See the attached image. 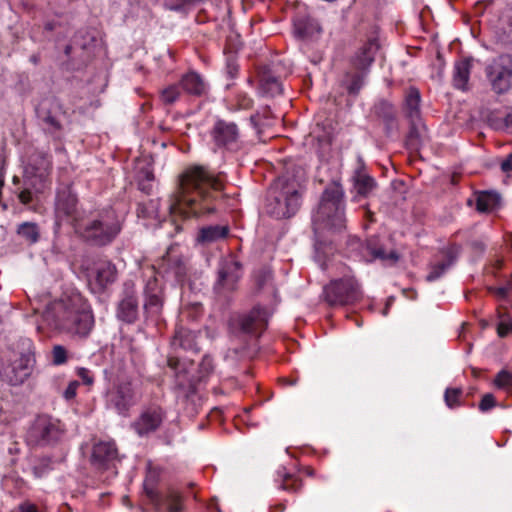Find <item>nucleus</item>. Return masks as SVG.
Returning <instances> with one entry per match:
<instances>
[{"label": "nucleus", "mask_w": 512, "mask_h": 512, "mask_svg": "<svg viewBox=\"0 0 512 512\" xmlns=\"http://www.w3.org/2000/svg\"><path fill=\"white\" fill-rule=\"evenodd\" d=\"M261 88L263 92L271 97L282 94L283 88L282 83L274 77H262L261 78Z\"/></svg>", "instance_id": "obj_37"}, {"label": "nucleus", "mask_w": 512, "mask_h": 512, "mask_svg": "<svg viewBox=\"0 0 512 512\" xmlns=\"http://www.w3.org/2000/svg\"><path fill=\"white\" fill-rule=\"evenodd\" d=\"M421 94L418 88L411 86L405 92L404 111L411 124L415 126L421 118Z\"/></svg>", "instance_id": "obj_23"}, {"label": "nucleus", "mask_w": 512, "mask_h": 512, "mask_svg": "<svg viewBox=\"0 0 512 512\" xmlns=\"http://www.w3.org/2000/svg\"><path fill=\"white\" fill-rule=\"evenodd\" d=\"M228 233L229 228L225 225H211L203 227L199 232L198 241L201 243H213L226 238Z\"/></svg>", "instance_id": "obj_31"}, {"label": "nucleus", "mask_w": 512, "mask_h": 512, "mask_svg": "<svg viewBox=\"0 0 512 512\" xmlns=\"http://www.w3.org/2000/svg\"><path fill=\"white\" fill-rule=\"evenodd\" d=\"M165 413L159 406H150L142 411L133 423V429L139 436L156 431L163 422Z\"/></svg>", "instance_id": "obj_19"}, {"label": "nucleus", "mask_w": 512, "mask_h": 512, "mask_svg": "<svg viewBox=\"0 0 512 512\" xmlns=\"http://www.w3.org/2000/svg\"><path fill=\"white\" fill-rule=\"evenodd\" d=\"M17 234L29 244L39 240V227L34 222H23L17 228Z\"/></svg>", "instance_id": "obj_35"}, {"label": "nucleus", "mask_w": 512, "mask_h": 512, "mask_svg": "<svg viewBox=\"0 0 512 512\" xmlns=\"http://www.w3.org/2000/svg\"><path fill=\"white\" fill-rule=\"evenodd\" d=\"M377 111L378 110H383L384 111V117L386 119H392L393 116H394V112H393V108L390 104L388 103H385V102H382L380 103L377 107H376Z\"/></svg>", "instance_id": "obj_53"}, {"label": "nucleus", "mask_w": 512, "mask_h": 512, "mask_svg": "<svg viewBox=\"0 0 512 512\" xmlns=\"http://www.w3.org/2000/svg\"><path fill=\"white\" fill-rule=\"evenodd\" d=\"M52 157L48 153L35 151L30 157L25 173L37 192L51 185Z\"/></svg>", "instance_id": "obj_8"}, {"label": "nucleus", "mask_w": 512, "mask_h": 512, "mask_svg": "<svg viewBox=\"0 0 512 512\" xmlns=\"http://www.w3.org/2000/svg\"><path fill=\"white\" fill-rule=\"evenodd\" d=\"M51 362L55 366H60L65 363H67L69 357H68V351L67 349L62 345H54L51 351Z\"/></svg>", "instance_id": "obj_41"}, {"label": "nucleus", "mask_w": 512, "mask_h": 512, "mask_svg": "<svg viewBox=\"0 0 512 512\" xmlns=\"http://www.w3.org/2000/svg\"><path fill=\"white\" fill-rule=\"evenodd\" d=\"M353 181L357 195L362 197H367L376 186L375 180L365 172L363 167L354 172Z\"/></svg>", "instance_id": "obj_30"}, {"label": "nucleus", "mask_w": 512, "mask_h": 512, "mask_svg": "<svg viewBox=\"0 0 512 512\" xmlns=\"http://www.w3.org/2000/svg\"><path fill=\"white\" fill-rule=\"evenodd\" d=\"M60 110L61 106L55 99L42 101L36 110L37 116L45 125L46 131L55 136H59L63 130V126L58 115Z\"/></svg>", "instance_id": "obj_17"}, {"label": "nucleus", "mask_w": 512, "mask_h": 512, "mask_svg": "<svg viewBox=\"0 0 512 512\" xmlns=\"http://www.w3.org/2000/svg\"><path fill=\"white\" fill-rule=\"evenodd\" d=\"M147 497L159 512H184V496L181 492L168 488L165 492L147 488Z\"/></svg>", "instance_id": "obj_15"}, {"label": "nucleus", "mask_w": 512, "mask_h": 512, "mask_svg": "<svg viewBox=\"0 0 512 512\" xmlns=\"http://www.w3.org/2000/svg\"><path fill=\"white\" fill-rule=\"evenodd\" d=\"M242 277L241 264L233 259L221 262L218 269L217 281L214 292L219 300L227 301L229 295L237 288V283Z\"/></svg>", "instance_id": "obj_11"}, {"label": "nucleus", "mask_w": 512, "mask_h": 512, "mask_svg": "<svg viewBox=\"0 0 512 512\" xmlns=\"http://www.w3.org/2000/svg\"><path fill=\"white\" fill-rule=\"evenodd\" d=\"M76 374L84 384L92 385L94 383V375L91 370L85 367H80L77 369Z\"/></svg>", "instance_id": "obj_46"}, {"label": "nucleus", "mask_w": 512, "mask_h": 512, "mask_svg": "<svg viewBox=\"0 0 512 512\" xmlns=\"http://www.w3.org/2000/svg\"><path fill=\"white\" fill-rule=\"evenodd\" d=\"M297 33L300 35V36H304L303 32L300 31L299 29H297Z\"/></svg>", "instance_id": "obj_64"}, {"label": "nucleus", "mask_w": 512, "mask_h": 512, "mask_svg": "<svg viewBox=\"0 0 512 512\" xmlns=\"http://www.w3.org/2000/svg\"><path fill=\"white\" fill-rule=\"evenodd\" d=\"M179 85L185 93L194 97L206 96L209 91L208 83L195 71L184 74L179 81Z\"/></svg>", "instance_id": "obj_22"}, {"label": "nucleus", "mask_w": 512, "mask_h": 512, "mask_svg": "<svg viewBox=\"0 0 512 512\" xmlns=\"http://www.w3.org/2000/svg\"><path fill=\"white\" fill-rule=\"evenodd\" d=\"M497 293H498V295L505 297L506 293H507V289L506 288H498Z\"/></svg>", "instance_id": "obj_60"}, {"label": "nucleus", "mask_w": 512, "mask_h": 512, "mask_svg": "<svg viewBox=\"0 0 512 512\" xmlns=\"http://www.w3.org/2000/svg\"><path fill=\"white\" fill-rule=\"evenodd\" d=\"M54 211L57 225L68 222L74 227L76 221L82 220L78 198L70 185H62L57 189Z\"/></svg>", "instance_id": "obj_9"}, {"label": "nucleus", "mask_w": 512, "mask_h": 512, "mask_svg": "<svg viewBox=\"0 0 512 512\" xmlns=\"http://www.w3.org/2000/svg\"><path fill=\"white\" fill-rule=\"evenodd\" d=\"M283 381L285 382L286 385H290V386L295 385L297 382L296 379H283Z\"/></svg>", "instance_id": "obj_59"}, {"label": "nucleus", "mask_w": 512, "mask_h": 512, "mask_svg": "<svg viewBox=\"0 0 512 512\" xmlns=\"http://www.w3.org/2000/svg\"><path fill=\"white\" fill-rule=\"evenodd\" d=\"M107 406L122 416H127L130 408L137 402L132 383L128 380L119 381L107 392Z\"/></svg>", "instance_id": "obj_13"}, {"label": "nucleus", "mask_w": 512, "mask_h": 512, "mask_svg": "<svg viewBox=\"0 0 512 512\" xmlns=\"http://www.w3.org/2000/svg\"><path fill=\"white\" fill-rule=\"evenodd\" d=\"M286 509V505L283 503H279L273 507H271L270 512H283Z\"/></svg>", "instance_id": "obj_58"}, {"label": "nucleus", "mask_w": 512, "mask_h": 512, "mask_svg": "<svg viewBox=\"0 0 512 512\" xmlns=\"http://www.w3.org/2000/svg\"><path fill=\"white\" fill-rule=\"evenodd\" d=\"M270 313L267 309L255 306L250 312L232 317L229 321L231 329L245 334H260L268 324Z\"/></svg>", "instance_id": "obj_12"}, {"label": "nucleus", "mask_w": 512, "mask_h": 512, "mask_svg": "<svg viewBox=\"0 0 512 512\" xmlns=\"http://www.w3.org/2000/svg\"><path fill=\"white\" fill-rule=\"evenodd\" d=\"M159 202L157 199H147L140 201L137 205V216L145 220L158 218Z\"/></svg>", "instance_id": "obj_33"}, {"label": "nucleus", "mask_w": 512, "mask_h": 512, "mask_svg": "<svg viewBox=\"0 0 512 512\" xmlns=\"http://www.w3.org/2000/svg\"><path fill=\"white\" fill-rule=\"evenodd\" d=\"M463 390L461 388H447L444 392V401L449 409H455L462 405Z\"/></svg>", "instance_id": "obj_38"}, {"label": "nucleus", "mask_w": 512, "mask_h": 512, "mask_svg": "<svg viewBox=\"0 0 512 512\" xmlns=\"http://www.w3.org/2000/svg\"><path fill=\"white\" fill-rule=\"evenodd\" d=\"M361 256L366 262L379 259L384 263L395 264L399 260V254L395 250L386 252L382 247L378 246L376 239L367 240L366 244L362 246Z\"/></svg>", "instance_id": "obj_21"}, {"label": "nucleus", "mask_w": 512, "mask_h": 512, "mask_svg": "<svg viewBox=\"0 0 512 512\" xmlns=\"http://www.w3.org/2000/svg\"><path fill=\"white\" fill-rule=\"evenodd\" d=\"M74 231L92 245L105 246L120 233L121 225L116 213L108 209L76 221Z\"/></svg>", "instance_id": "obj_3"}, {"label": "nucleus", "mask_w": 512, "mask_h": 512, "mask_svg": "<svg viewBox=\"0 0 512 512\" xmlns=\"http://www.w3.org/2000/svg\"><path fill=\"white\" fill-rule=\"evenodd\" d=\"M167 364H168V366H169L171 369L175 370V375H176V378L178 379V384H179L180 386H184V385H185V383H184V381L181 379V378H182V374H181L182 372L179 370V366H180V361H179V359H178V358H176V357H169V358H168V361H167Z\"/></svg>", "instance_id": "obj_47"}, {"label": "nucleus", "mask_w": 512, "mask_h": 512, "mask_svg": "<svg viewBox=\"0 0 512 512\" xmlns=\"http://www.w3.org/2000/svg\"><path fill=\"white\" fill-rule=\"evenodd\" d=\"M504 125L509 133H512V110L505 116Z\"/></svg>", "instance_id": "obj_57"}, {"label": "nucleus", "mask_w": 512, "mask_h": 512, "mask_svg": "<svg viewBox=\"0 0 512 512\" xmlns=\"http://www.w3.org/2000/svg\"><path fill=\"white\" fill-rule=\"evenodd\" d=\"M176 277L180 278L185 275L186 267L182 258L175 257L173 259V266L171 267Z\"/></svg>", "instance_id": "obj_48"}, {"label": "nucleus", "mask_w": 512, "mask_h": 512, "mask_svg": "<svg viewBox=\"0 0 512 512\" xmlns=\"http://www.w3.org/2000/svg\"><path fill=\"white\" fill-rule=\"evenodd\" d=\"M181 86L178 84H172L168 87L164 88L161 91L160 99L165 105H172L174 104L181 95Z\"/></svg>", "instance_id": "obj_39"}, {"label": "nucleus", "mask_w": 512, "mask_h": 512, "mask_svg": "<svg viewBox=\"0 0 512 512\" xmlns=\"http://www.w3.org/2000/svg\"><path fill=\"white\" fill-rule=\"evenodd\" d=\"M79 387V382L74 380V381H71L68 386L66 387V389L64 390L63 392V397L66 399V400H72L75 398L76 394H77V389Z\"/></svg>", "instance_id": "obj_50"}, {"label": "nucleus", "mask_w": 512, "mask_h": 512, "mask_svg": "<svg viewBox=\"0 0 512 512\" xmlns=\"http://www.w3.org/2000/svg\"><path fill=\"white\" fill-rule=\"evenodd\" d=\"M273 275L269 269L262 268L254 273V283L258 290L272 287Z\"/></svg>", "instance_id": "obj_40"}, {"label": "nucleus", "mask_w": 512, "mask_h": 512, "mask_svg": "<svg viewBox=\"0 0 512 512\" xmlns=\"http://www.w3.org/2000/svg\"><path fill=\"white\" fill-rule=\"evenodd\" d=\"M19 512H38V509L34 504L25 502L19 506Z\"/></svg>", "instance_id": "obj_56"}, {"label": "nucleus", "mask_w": 512, "mask_h": 512, "mask_svg": "<svg viewBox=\"0 0 512 512\" xmlns=\"http://www.w3.org/2000/svg\"><path fill=\"white\" fill-rule=\"evenodd\" d=\"M139 303L136 285L132 280H127L122 285L116 316L119 320L132 324L138 319Z\"/></svg>", "instance_id": "obj_14"}, {"label": "nucleus", "mask_w": 512, "mask_h": 512, "mask_svg": "<svg viewBox=\"0 0 512 512\" xmlns=\"http://www.w3.org/2000/svg\"><path fill=\"white\" fill-rule=\"evenodd\" d=\"M455 261V257L453 253L449 251H445L443 253V258L431 263L429 266V273L426 276V280L428 282H433L440 279L444 273L453 265Z\"/></svg>", "instance_id": "obj_28"}, {"label": "nucleus", "mask_w": 512, "mask_h": 512, "mask_svg": "<svg viewBox=\"0 0 512 512\" xmlns=\"http://www.w3.org/2000/svg\"><path fill=\"white\" fill-rule=\"evenodd\" d=\"M213 370V361L209 356L203 357L200 363V371L205 375H208Z\"/></svg>", "instance_id": "obj_51"}, {"label": "nucleus", "mask_w": 512, "mask_h": 512, "mask_svg": "<svg viewBox=\"0 0 512 512\" xmlns=\"http://www.w3.org/2000/svg\"><path fill=\"white\" fill-rule=\"evenodd\" d=\"M144 310L148 314L157 315L163 307V289L152 271V275L146 280L144 290Z\"/></svg>", "instance_id": "obj_18"}, {"label": "nucleus", "mask_w": 512, "mask_h": 512, "mask_svg": "<svg viewBox=\"0 0 512 512\" xmlns=\"http://www.w3.org/2000/svg\"><path fill=\"white\" fill-rule=\"evenodd\" d=\"M496 406V400L493 394L487 393L485 394L480 403H479V410L481 412H487L494 408Z\"/></svg>", "instance_id": "obj_44"}, {"label": "nucleus", "mask_w": 512, "mask_h": 512, "mask_svg": "<svg viewBox=\"0 0 512 512\" xmlns=\"http://www.w3.org/2000/svg\"><path fill=\"white\" fill-rule=\"evenodd\" d=\"M380 48L376 37L369 38L353 54L350 59L352 70H369Z\"/></svg>", "instance_id": "obj_20"}, {"label": "nucleus", "mask_w": 512, "mask_h": 512, "mask_svg": "<svg viewBox=\"0 0 512 512\" xmlns=\"http://www.w3.org/2000/svg\"><path fill=\"white\" fill-rule=\"evenodd\" d=\"M171 344L175 349L181 348L188 351H199L196 333L183 327L176 329Z\"/></svg>", "instance_id": "obj_26"}, {"label": "nucleus", "mask_w": 512, "mask_h": 512, "mask_svg": "<svg viewBox=\"0 0 512 512\" xmlns=\"http://www.w3.org/2000/svg\"><path fill=\"white\" fill-rule=\"evenodd\" d=\"M160 471L156 468H149L148 473L144 482V490L147 494V488L156 489V485L159 479Z\"/></svg>", "instance_id": "obj_43"}, {"label": "nucleus", "mask_w": 512, "mask_h": 512, "mask_svg": "<svg viewBox=\"0 0 512 512\" xmlns=\"http://www.w3.org/2000/svg\"><path fill=\"white\" fill-rule=\"evenodd\" d=\"M502 264H503L502 260H497L495 266L497 269H500L502 267Z\"/></svg>", "instance_id": "obj_61"}, {"label": "nucleus", "mask_w": 512, "mask_h": 512, "mask_svg": "<svg viewBox=\"0 0 512 512\" xmlns=\"http://www.w3.org/2000/svg\"><path fill=\"white\" fill-rule=\"evenodd\" d=\"M301 195L297 184L285 178H278L270 186L265 211L276 219L293 216L300 207Z\"/></svg>", "instance_id": "obj_5"}, {"label": "nucleus", "mask_w": 512, "mask_h": 512, "mask_svg": "<svg viewBox=\"0 0 512 512\" xmlns=\"http://www.w3.org/2000/svg\"><path fill=\"white\" fill-rule=\"evenodd\" d=\"M499 197L495 193L481 192L476 201L477 210L480 212H488L497 206Z\"/></svg>", "instance_id": "obj_36"}, {"label": "nucleus", "mask_w": 512, "mask_h": 512, "mask_svg": "<svg viewBox=\"0 0 512 512\" xmlns=\"http://www.w3.org/2000/svg\"><path fill=\"white\" fill-rule=\"evenodd\" d=\"M64 426L57 419L43 415L35 419L27 432V442L31 446H49L57 443L64 434Z\"/></svg>", "instance_id": "obj_7"}, {"label": "nucleus", "mask_w": 512, "mask_h": 512, "mask_svg": "<svg viewBox=\"0 0 512 512\" xmlns=\"http://www.w3.org/2000/svg\"><path fill=\"white\" fill-rule=\"evenodd\" d=\"M224 189L222 174H215L205 166H192L181 176L177 191L169 203L170 219L163 226H175L180 230L177 218L201 217L215 211L216 193Z\"/></svg>", "instance_id": "obj_1"}, {"label": "nucleus", "mask_w": 512, "mask_h": 512, "mask_svg": "<svg viewBox=\"0 0 512 512\" xmlns=\"http://www.w3.org/2000/svg\"><path fill=\"white\" fill-rule=\"evenodd\" d=\"M95 273L96 282L101 289L113 283L117 276L116 267L110 261L99 262L96 266Z\"/></svg>", "instance_id": "obj_29"}, {"label": "nucleus", "mask_w": 512, "mask_h": 512, "mask_svg": "<svg viewBox=\"0 0 512 512\" xmlns=\"http://www.w3.org/2000/svg\"><path fill=\"white\" fill-rule=\"evenodd\" d=\"M172 259H173L172 254H171V253H168V254H167V261H168V262H171V261H172Z\"/></svg>", "instance_id": "obj_62"}, {"label": "nucleus", "mask_w": 512, "mask_h": 512, "mask_svg": "<svg viewBox=\"0 0 512 512\" xmlns=\"http://www.w3.org/2000/svg\"><path fill=\"white\" fill-rule=\"evenodd\" d=\"M277 474L278 477L281 478V489L292 493H296L301 490L302 480L299 477L286 473L284 468L278 470Z\"/></svg>", "instance_id": "obj_34"}, {"label": "nucleus", "mask_w": 512, "mask_h": 512, "mask_svg": "<svg viewBox=\"0 0 512 512\" xmlns=\"http://www.w3.org/2000/svg\"><path fill=\"white\" fill-rule=\"evenodd\" d=\"M31 361L29 356L22 355L13 362L11 366L12 375H6L11 385H20L30 376L32 370Z\"/></svg>", "instance_id": "obj_25"}, {"label": "nucleus", "mask_w": 512, "mask_h": 512, "mask_svg": "<svg viewBox=\"0 0 512 512\" xmlns=\"http://www.w3.org/2000/svg\"><path fill=\"white\" fill-rule=\"evenodd\" d=\"M210 137L217 148L236 150L239 147L240 133L233 122L217 120L210 131Z\"/></svg>", "instance_id": "obj_16"}, {"label": "nucleus", "mask_w": 512, "mask_h": 512, "mask_svg": "<svg viewBox=\"0 0 512 512\" xmlns=\"http://www.w3.org/2000/svg\"><path fill=\"white\" fill-rule=\"evenodd\" d=\"M235 102L239 109H250L253 105V100L246 93H238L235 96Z\"/></svg>", "instance_id": "obj_45"}, {"label": "nucleus", "mask_w": 512, "mask_h": 512, "mask_svg": "<svg viewBox=\"0 0 512 512\" xmlns=\"http://www.w3.org/2000/svg\"><path fill=\"white\" fill-rule=\"evenodd\" d=\"M344 189L338 182L328 185L316 213L313 216V226L316 232L320 230H341L345 227Z\"/></svg>", "instance_id": "obj_4"}, {"label": "nucleus", "mask_w": 512, "mask_h": 512, "mask_svg": "<svg viewBox=\"0 0 512 512\" xmlns=\"http://www.w3.org/2000/svg\"><path fill=\"white\" fill-rule=\"evenodd\" d=\"M471 60L468 58L457 61L454 65L453 86L459 90L468 89V83L471 72Z\"/></svg>", "instance_id": "obj_27"}, {"label": "nucleus", "mask_w": 512, "mask_h": 512, "mask_svg": "<svg viewBox=\"0 0 512 512\" xmlns=\"http://www.w3.org/2000/svg\"><path fill=\"white\" fill-rule=\"evenodd\" d=\"M369 70L348 71L345 75L344 85L351 95H357L364 85Z\"/></svg>", "instance_id": "obj_32"}, {"label": "nucleus", "mask_w": 512, "mask_h": 512, "mask_svg": "<svg viewBox=\"0 0 512 512\" xmlns=\"http://www.w3.org/2000/svg\"><path fill=\"white\" fill-rule=\"evenodd\" d=\"M485 74L495 93H507L512 85V59L506 55L493 59L486 66Z\"/></svg>", "instance_id": "obj_10"}, {"label": "nucleus", "mask_w": 512, "mask_h": 512, "mask_svg": "<svg viewBox=\"0 0 512 512\" xmlns=\"http://www.w3.org/2000/svg\"><path fill=\"white\" fill-rule=\"evenodd\" d=\"M501 170L505 173L512 171V153L501 162Z\"/></svg>", "instance_id": "obj_55"}, {"label": "nucleus", "mask_w": 512, "mask_h": 512, "mask_svg": "<svg viewBox=\"0 0 512 512\" xmlns=\"http://www.w3.org/2000/svg\"><path fill=\"white\" fill-rule=\"evenodd\" d=\"M494 385L499 389H507L512 386V374L506 370H501L494 379Z\"/></svg>", "instance_id": "obj_42"}, {"label": "nucleus", "mask_w": 512, "mask_h": 512, "mask_svg": "<svg viewBox=\"0 0 512 512\" xmlns=\"http://www.w3.org/2000/svg\"><path fill=\"white\" fill-rule=\"evenodd\" d=\"M341 273L342 277L331 280L324 287V298L330 306L354 305L364 296L362 286L351 269L343 266Z\"/></svg>", "instance_id": "obj_6"}, {"label": "nucleus", "mask_w": 512, "mask_h": 512, "mask_svg": "<svg viewBox=\"0 0 512 512\" xmlns=\"http://www.w3.org/2000/svg\"><path fill=\"white\" fill-rule=\"evenodd\" d=\"M117 457V449L113 442H99L92 450V463L98 468H106Z\"/></svg>", "instance_id": "obj_24"}, {"label": "nucleus", "mask_w": 512, "mask_h": 512, "mask_svg": "<svg viewBox=\"0 0 512 512\" xmlns=\"http://www.w3.org/2000/svg\"><path fill=\"white\" fill-rule=\"evenodd\" d=\"M497 333L501 338L506 337L510 333L509 319L503 320L498 324Z\"/></svg>", "instance_id": "obj_52"}, {"label": "nucleus", "mask_w": 512, "mask_h": 512, "mask_svg": "<svg viewBox=\"0 0 512 512\" xmlns=\"http://www.w3.org/2000/svg\"><path fill=\"white\" fill-rule=\"evenodd\" d=\"M18 198H19V201L22 204H29L33 200V195H32V192L30 190L24 189L23 191H21L19 193Z\"/></svg>", "instance_id": "obj_54"}, {"label": "nucleus", "mask_w": 512, "mask_h": 512, "mask_svg": "<svg viewBox=\"0 0 512 512\" xmlns=\"http://www.w3.org/2000/svg\"><path fill=\"white\" fill-rule=\"evenodd\" d=\"M45 317L56 329L79 338H87L95 323L91 305L80 293H71L52 303Z\"/></svg>", "instance_id": "obj_2"}, {"label": "nucleus", "mask_w": 512, "mask_h": 512, "mask_svg": "<svg viewBox=\"0 0 512 512\" xmlns=\"http://www.w3.org/2000/svg\"><path fill=\"white\" fill-rule=\"evenodd\" d=\"M198 0H170L167 4L172 11H182L187 5L193 4Z\"/></svg>", "instance_id": "obj_49"}, {"label": "nucleus", "mask_w": 512, "mask_h": 512, "mask_svg": "<svg viewBox=\"0 0 512 512\" xmlns=\"http://www.w3.org/2000/svg\"><path fill=\"white\" fill-rule=\"evenodd\" d=\"M510 333H512V318L509 319Z\"/></svg>", "instance_id": "obj_63"}]
</instances>
